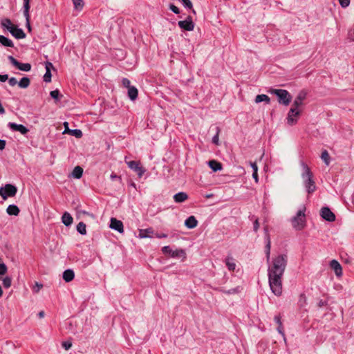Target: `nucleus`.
Wrapping results in <instances>:
<instances>
[{"instance_id":"603ef678","label":"nucleus","mask_w":354,"mask_h":354,"mask_svg":"<svg viewBox=\"0 0 354 354\" xmlns=\"http://www.w3.org/2000/svg\"><path fill=\"white\" fill-rule=\"evenodd\" d=\"M259 228V219L256 218L253 223V230L255 232H257L258 231Z\"/></svg>"},{"instance_id":"49530a36","label":"nucleus","mask_w":354,"mask_h":354,"mask_svg":"<svg viewBox=\"0 0 354 354\" xmlns=\"http://www.w3.org/2000/svg\"><path fill=\"white\" fill-rule=\"evenodd\" d=\"M7 272V267L5 263H0V275L5 274Z\"/></svg>"},{"instance_id":"0e129e2a","label":"nucleus","mask_w":354,"mask_h":354,"mask_svg":"<svg viewBox=\"0 0 354 354\" xmlns=\"http://www.w3.org/2000/svg\"><path fill=\"white\" fill-rule=\"evenodd\" d=\"M44 311H40L39 313H38V317L39 318H43L44 317Z\"/></svg>"},{"instance_id":"412c9836","label":"nucleus","mask_w":354,"mask_h":354,"mask_svg":"<svg viewBox=\"0 0 354 354\" xmlns=\"http://www.w3.org/2000/svg\"><path fill=\"white\" fill-rule=\"evenodd\" d=\"M173 198L176 203H180L185 201L188 198V195L185 192H180L174 194Z\"/></svg>"},{"instance_id":"72a5a7b5","label":"nucleus","mask_w":354,"mask_h":354,"mask_svg":"<svg viewBox=\"0 0 354 354\" xmlns=\"http://www.w3.org/2000/svg\"><path fill=\"white\" fill-rule=\"evenodd\" d=\"M2 27L6 28L8 31L11 29V28H12L13 26H15L12 21H10V19H4L1 21V23Z\"/></svg>"},{"instance_id":"4c0bfd02","label":"nucleus","mask_w":354,"mask_h":354,"mask_svg":"<svg viewBox=\"0 0 354 354\" xmlns=\"http://www.w3.org/2000/svg\"><path fill=\"white\" fill-rule=\"evenodd\" d=\"M74 7L77 10H82L84 6L83 0H73Z\"/></svg>"},{"instance_id":"393cba45","label":"nucleus","mask_w":354,"mask_h":354,"mask_svg":"<svg viewBox=\"0 0 354 354\" xmlns=\"http://www.w3.org/2000/svg\"><path fill=\"white\" fill-rule=\"evenodd\" d=\"M62 277L66 282H70L74 279L75 273L73 270L67 269L63 272Z\"/></svg>"},{"instance_id":"13d9d810","label":"nucleus","mask_w":354,"mask_h":354,"mask_svg":"<svg viewBox=\"0 0 354 354\" xmlns=\"http://www.w3.org/2000/svg\"><path fill=\"white\" fill-rule=\"evenodd\" d=\"M155 235L158 239L167 238L168 236L165 233H156Z\"/></svg>"},{"instance_id":"de8ad7c7","label":"nucleus","mask_w":354,"mask_h":354,"mask_svg":"<svg viewBox=\"0 0 354 354\" xmlns=\"http://www.w3.org/2000/svg\"><path fill=\"white\" fill-rule=\"evenodd\" d=\"M239 292V288H232L228 290H223V292L227 295L235 294Z\"/></svg>"},{"instance_id":"423d86ee","label":"nucleus","mask_w":354,"mask_h":354,"mask_svg":"<svg viewBox=\"0 0 354 354\" xmlns=\"http://www.w3.org/2000/svg\"><path fill=\"white\" fill-rule=\"evenodd\" d=\"M301 110L299 108L292 106L290 108L288 116H287V123L292 126L295 124L297 122V118L300 115Z\"/></svg>"},{"instance_id":"4468645a","label":"nucleus","mask_w":354,"mask_h":354,"mask_svg":"<svg viewBox=\"0 0 354 354\" xmlns=\"http://www.w3.org/2000/svg\"><path fill=\"white\" fill-rule=\"evenodd\" d=\"M306 95L307 93L305 91H300L295 97L292 106L299 108L303 104V102L306 99Z\"/></svg>"},{"instance_id":"680f3d73","label":"nucleus","mask_w":354,"mask_h":354,"mask_svg":"<svg viewBox=\"0 0 354 354\" xmlns=\"http://www.w3.org/2000/svg\"><path fill=\"white\" fill-rule=\"evenodd\" d=\"M250 165H251V167L253 169V172H258V167H257V165L255 162H251Z\"/></svg>"},{"instance_id":"0eeeda50","label":"nucleus","mask_w":354,"mask_h":354,"mask_svg":"<svg viewBox=\"0 0 354 354\" xmlns=\"http://www.w3.org/2000/svg\"><path fill=\"white\" fill-rule=\"evenodd\" d=\"M10 62L17 68L21 71L28 72L31 70V65L29 63H21L12 55L8 56Z\"/></svg>"},{"instance_id":"c85d7f7f","label":"nucleus","mask_w":354,"mask_h":354,"mask_svg":"<svg viewBox=\"0 0 354 354\" xmlns=\"http://www.w3.org/2000/svg\"><path fill=\"white\" fill-rule=\"evenodd\" d=\"M83 169L80 166H76L72 173L71 176L76 179H80L82 176Z\"/></svg>"},{"instance_id":"3c124183","label":"nucleus","mask_w":354,"mask_h":354,"mask_svg":"<svg viewBox=\"0 0 354 354\" xmlns=\"http://www.w3.org/2000/svg\"><path fill=\"white\" fill-rule=\"evenodd\" d=\"M122 83L124 86H125L128 88L131 86L130 85V84H131L130 80H128L127 78H123L122 80Z\"/></svg>"},{"instance_id":"aec40b11","label":"nucleus","mask_w":354,"mask_h":354,"mask_svg":"<svg viewBox=\"0 0 354 354\" xmlns=\"http://www.w3.org/2000/svg\"><path fill=\"white\" fill-rule=\"evenodd\" d=\"M198 225V221L194 216H189L185 221V225L189 229H193Z\"/></svg>"},{"instance_id":"7ed1b4c3","label":"nucleus","mask_w":354,"mask_h":354,"mask_svg":"<svg viewBox=\"0 0 354 354\" xmlns=\"http://www.w3.org/2000/svg\"><path fill=\"white\" fill-rule=\"evenodd\" d=\"M306 207L304 206L300 209L297 214L292 218L291 223L292 227L297 230H302L306 223V215H305Z\"/></svg>"},{"instance_id":"e433bc0d","label":"nucleus","mask_w":354,"mask_h":354,"mask_svg":"<svg viewBox=\"0 0 354 354\" xmlns=\"http://www.w3.org/2000/svg\"><path fill=\"white\" fill-rule=\"evenodd\" d=\"M321 158L326 165H328L330 164V156L326 150L322 151Z\"/></svg>"},{"instance_id":"ddd939ff","label":"nucleus","mask_w":354,"mask_h":354,"mask_svg":"<svg viewBox=\"0 0 354 354\" xmlns=\"http://www.w3.org/2000/svg\"><path fill=\"white\" fill-rule=\"evenodd\" d=\"M8 126L12 131H19L23 135L26 134L29 131V129L23 124L9 122Z\"/></svg>"},{"instance_id":"f3484780","label":"nucleus","mask_w":354,"mask_h":354,"mask_svg":"<svg viewBox=\"0 0 354 354\" xmlns=\"http://www.w3.org/2000/svg\"><path fill=\"white\" fill-rule=\"evenodd\" d=\"M9 32L17 39H24L26 37V34L24 33V30L15 26L11 28Z\"/></svg>"},{"instance_id":"774afa93","label":"nucleus","mask_w":354,"mask_h":354,"mask_svg":"<svg viewBox=\"0 0 354 354\" xmlns=\"http://www.w3.org/2000/svg\"><path fill=\"white\" fill-rule=\"evenodd\" d=\"M300 297H301H301H304V299H306L305 295H304V294H301V295H300Z\"/></svg>"},{"instance_id":"f704fd0d","label":"nucleus","mask_w":354,"mask_h":354,"mask_svg":"<svg viewBox=\"0 0 354 354\" xmlns=\"http://www.w3.org/2000/svg\"><path fill=\"white\" fill-rule=\"evenodd\" d=\"M77 231L82 235H85L86 234V225L83 222H80L77 227Z\"/></svg>"},{"instance_id":"f257e3e1","label":"nucleus","mask_w":354,"mask_h":354,"mask_svg":"<svg viewBox=\"0 0 354 354\" xmlns=\"http://www.w3.org/2000/svg\"><path fill=\"white\" fill-rule=\"evenodd\" d=\"M288 263V256L285 254H279L272 259L268 268V276L270 288L276 296L282 293V277Z\"/></svg>"},{"instance_id":"37998d69","label":"nucleus","mask_w":354,"mask_h":354,"mask_svg":"<svg viewBox=\"0 0 354 354\" xmlns=\"http://www.w3.org/2000/svg\"><path fill=\"white\" fill-rule=\"evenodd\" d=\"M172 251H173V250H171L169 245L164 246L162 248V253L165 254H169L170 257H171Z\"/></svg>"},{"instance_id":"2f4dec72","label":"nucleus","mask_w":354,"mask_h":354,"mask_svg":"<svg viewBox=\"0 0 354 354\" xmlns=\"http://www.w3.org/2000/svg\"><path fill=\"white\" fill-rule=\"evenodd\" d=\"M24 1V15L26 19H28L30 17L29 14L30 10V0H23Z\"/></svg>"},{"instance_id":"a211bd4d","label":"nucleus","mask_w":354,"mask_h":354,"mask_svg":"<svg viewBox=\"0 0 354 354\" xmlns=\"http://www.w3.org/2000/svg\"><path fill=\"white\" fill-rule=\"evenodd\" d=\"M225 265L230 271H234L236 267L235 259L231 256L227 255L225 259Z\"/></svg>"},{"instance_id":"864d4df0","label":"nucleus","mask_w":354,"mask_h":354,"mask_svg":"<svg viewBox=\"0 0 354 354\" xmlns=\"http://www.w3.org/2000/svg\"><path fill=\"white\" fill-rule=\"evenodd\" d=\"M62 346L66 349V350H68L71 348L72 346V344L71 342H64L62 343Z\"/></svg>"},{"instance_id":"5fc2aeb1","label":"nucleus","mask_w":354,"mask_h":354,"mask_svg":"<svg viewBox=\"0 0 354 354\" xmlns=\"http://www.w3.org/2000/svg\"><path fill=\"white\" fill-rule=\"evenodd\" d=\"M45 68H46V71H47V68H48V69H49L50 71H51V69L53 68V64L49 62H46Z\"/></svg>"},{"instance_id":"ea45409f","label":"nucleus","mask_w":354,"mask_h":354,"mask_svg":"<svg viewBox=\"0 0 354 354\" xmlns=\"http://www.w3.org/2000/svg\"><path fill=\"white\" fill-rule=\"evenodd\" d=\"M51 71H49V69L47 68V71H46V73L44 75V81L45 82H50L51 81Z\"/></svg>"},{"instance_id":"58836bf2","label":"nucleus","mask_w":354,"mask_h":354,"mask_svg":"<svg viewBox=\"0 0 354 354\" xmlns=\"http://www.w3.org/2000/svg\"><path fill=\"white\" fill-rule=\"evenodd\" d=\"M11 283H12V280H11L10 277H6L5 278L3 279V284L5 288H10L11 286Z\"/></svg>"},{"instance_id":"bb28decb","label":"nucleus","mask_w":354,"mask_h":354,"mask_svg":"<svg viewBox=\"0 0 354 354\" xmlns=\"http://www.w3.org/2000/svg\"><path fill=\"white\" fill-rule=\"evenodd\" d=\"M6 212L9 215L17 216L19 212V208L15 205H9L6 209Z\"/></svg>"},{"instance_id":"a878e982","label":"nucleus","mask_w":354,"mask_h":354,"mask_svg":"<svg viewBox=\"0 0 354 354\" xmlns=\"http://www.w3.org/2000/svg\"><path fill=\"white\" fill-rule=\"evenodd\" d=\"M208 165L214 171H217L222 169V164L215 160H209L208 162Z\"/></svg>"},{"instance_id":"f03ea898","label":"nucleus","mask_w":354,"mask_h":354,"mask_svg":"<svg viewBox=\"0 0 354 354\" xmlns=\"http://www.w3.org/2000/svg\"><path fill=\"white\" fill-rule=\"evenodd\" d=\"M302 167L301 178L303 180L304 186L308 194H311L316 191L317 187L313 180V174L309 167L304 162H301Z\"/></svg>"},{"instance_id":"f8f14e48","label":"nucleus","mask_w":354,"mask_h":354,"mask_svg":"<svg viewBox=\"0 0 354 354\" xmlns=\"http://www.w3.org/2000/svg\"><path fill=\"white\" fill-rule=\"evenodd\" d=\"M265 230V241H266V246H265V253L266 257L267 263L270 262V249H271V241L270 238V234L268 229L266 227Z\"/></svg>"},{"instance_id":"8fccbe9b","label":"nucleus","mask_w":354,"mask_h":354,"mask_svg":"<svg viewBox=\"0 0 354 354\" xmlns=\"http://www.w3.org/2000/svg\"><path fill=\"white\" fill-rule=\"evenodd\" d=\"M169 9L175 14H179L180 12L179 8L174 4H170Z\"/></svg>"},{"instance_id":"39448f33","label":"nucleus","mask_w":354,"mask_h":354,"mask_svg":"<svg viewBox=\"0 0 354 354\" xmlns=\"http://www.w3.org/2000/svg\"><path fill=\"white\" fill-rule=\"evenodd\" d=\"M17 192V187L12 184H6L4 187H0V196L3 200H6L8 197L15 196Z\"/></svg>"},{"instance_id":"2eb2a0df","label":"nucleus","mask_w":354,"mask_h":354,"mask_svg":"<svg viewBox=\"0 0 354 354\" xmlns=\"http://www.w3.org/2000/svg\"><path fill=\"white\" fill-rule=\"evenodd\" d=\"M110 227L120 233H122L124 232V225L122 222L115 218H111Z\"/></svg>"},{"instance_id":"9b49d317","label":"nucleus","mask_w":354,"mask_h":354,"mask_svg":"<svg viewBox=\"0 0 354 354\" xmlns=\"http://www.w3.org/2000/svg\"><path fill=\"white\" fill-rule=\"evenodd\" d=\"M265 230V241H266V246H265V253L266 257L267 263L270 262V249H271V241L270 238V234L268 229L266 227Z\"/></svg>"},{"instance_id":"6ab92c4d","label":"nucleus","mask_w":354,"mask_h":354,"mask_svg":"<svg viewBox=\"0 0 354 354\" xmlns=\"http://www.w3.org/2000/svg\"><path fill=\"white\" fill-rule=\"evenodd\" d=\"M330 268L334 270L335 274L338 277L342 276V269L339 263L336 260H332L330 263Z\"/></svg>"},{"instance_id":"338daca9","label":"nucleus","mask_w":354,"mask_h":354,"mask_svg":"<svg viewBox=\"0 0 354 354\" xmlns=\"http://www.w3.org/2000/svg\"><path fill=\"white\" fill-rule=\"evenodd\" d=\"M26 26H27L29 30H30V18L28 19H28H26Z\"/></svg>"},{"instance_id":"c9c22d12","label":"nucleus","mask_w":354,"mask_h":354,"mask_svg":"<svg viewBox=\"0 0 354 354\" xmlns=\"http://www.w3.org/2000/svg\"><path fill=\"white\" fill-rule=\"evenodd\" d=\"M215 130H216V133L212 138V142L216 145H219V133H220L221 129L218 127H216L215 128Z\"/></svg>"},{"instance_id":"09e8293b","label":"nucleus","mask_w":354,"mask_h":354,"mask_svg":"<svg viewBox=\"0 0 354 354\" xmlns=\"http://www.w3.org/2000/svg\"><path fill=\"white\" fill-rule=\"evenodd\" d=\"M8 84L11 86H15L18 83L17 79L15 77H12L10 78L8 77Z\"/></svg>"},{"instance_id":"a19ab883","label":"nucleus","mask_w":354,"mask_h":354,"mask_svg":"<svg viewBox=\"0 0 354 354\" xmlns=\"http://www.w3.org/2000/svg\"><path fill=\"white\" fill-rule=\"evenodd\" d=\"M50 95L52 98L55 99V100L58 101L59 100V91L58 90H54L50 91Z\"/></svg>"},{"instance_id":"a18cd8bd","label":"nucleus","mask_w":354,"mask_h":354,"mask_svg":"<svg viewBox=\"0 0 354 354\" xmlns=\"http://www.w3.org/2000/svg\"><path fill=\"white\" fill-rule=\"evenodd\" d=\"M183 3V6L186 8L192 9V3L190 0H180Z\"/></svg>"},{"instance_id":"b1692460","label":"nucleus","mask_w":354,"mask_h":354,"mask_svg":"<svg viewBox=\"0 0 354 354\" xmlns=\"http://www.w3.org/2000/svg\"><path fill=\"white\" fill-rule=\"evenodd\" d=\"M153 234V230L151 227H149L147 229H141L139 230V237L144 238H151V234Z\"/></svg>"},{"instance_id":"4d7b16f0","label":"nucleus","mask_w":354,"mask_h":354,"mask_svg":"<svg viewBox=\"0 0 354 354\" xmlns=\"http://www.w3.org/2000/svg\"><path fill=\"white\" fill-rule=\"evenodd\" d=\"M274 320L279 325H282V322L281 321V317L279 315H275L274 317Z\"/></svg>"},{"instance_id":"4be33fe9","label":"nucleus","mask_w":354,"mask_h":354,"mask_svg":"<svg viewBox=\"0 0 354 354\" xmlns=\"http://www.w3.org/2000/svg\"><path fill=\"white\" fill-rule=\"evenodd\" d=\"M171 257L182 258L183 260H184L186 259L187 254H186L185 251L183 249H176V250L172 251Z\"/></svg>"},{"instance_id":"6e6552de","label":"nucleus","mask_w":354,"mask_h":354,"mask_svg":"<svg viewBox=\"0 0 354 354\" xmlns=\"http://www.w3.org/2000/svg\"><path fill=\"white\" fill-rule=\"evenodd\" d=\"M128 167L136 171L137 174L141 177L145 172V169L140 165V162L135 160L126 161Z\"/></svg>"},{"instance_id":"c03bdc74","label":"nucleus","mask_w":354,"mask_h":354,"mask_svg":"<svg viewBox=\"0 0 354 354\" xmlns=\"http://www.w3.org/2000/svg\"><path fill=\"white\" fill-rule=\"evenodd\" d=\"M338 1L341 7L343 8H347L351 3V0H338Z\"/></svg>"},{"instance_id":"473e14b6","label":"nucleus","mask_w":354,"mask_h":354,"mask_svg":"<svg viewBox=\"0 0 354 354\" xmlns=\"http://www.w3.org/2000/svg\"><path fill=\"white\" fill-rule=\"evenodd\" d=\"M270 101V97L267 95H265V94L258 95L256 96V98H255L256 103H260L261 102H265L267 104H269Z\"/></svg>"},{"instance_id":"79ce46f5","label":"nucleus","mask_w":354,"mask_h":354,"mask_svg":"<svg viewBox=\"0 0 354 354\" xmlns=\"http://www.w3.org/2000/svg\"><path fill=\"white\" fill-rule=\"evenodd\" d=\"M42 287L43 285L41 283H39L36 281L35 286L32 287V291L35 293H37L42 288Z\"/></svg>"},{"instance_id":"69168bd1","label":"nucleus","mask_w":354,"mask_h":354,"mask_svg":"<svg viewBox=\"0 0 354 354\" xmlns=\"http://www.w3.org/2000/svg\"><path fill=\"white\" fill-rule=\"evenodd\" d=\"M111 178L112 180H114V179H116V178H120L118 176H117L116 174H112L111 175Z\"/></svg>"},{"instance_id":"bf43d9fd","label":"nucleus","mask_w":354,"mask_h":354,"mask_svg":"<svg viewBox=\"0 0 354 354\" xmlns=\"http://www.w3.org/2000/svg\"><path fill=\"white\" fill-rule=\"evenodd\" d=\"M277 331L283 336V337H285V333L283 332V326L282 325H279L278 327H277Z\"/></svg>"},{"instance_id":"e2e57ef3","label":"nucleus","mask_w":354,"mask_h":354,"mask_svg":"<svg viewBox=\"0 0 354 354\" xmlns=\"http://www.w3.org/2000/svg\"><path fill=\"white\" fill-rule=\"evenodd\" d=\"M252 178L254 179L255 182L257 183L259 181L258 173L257 172H253Z\"/></svg>"},{"instance_id":"9d476101","label":"nucleus","mask_w":354,"mask_h":354,"mask_svg":"<svg viewBox=\"0 0 354 354\" xmlns=\"http://www.w3.org/2000/svg\"><path fill=\"white\" fill-rule=\"evenodd\" d=\"M320 216L328 222H333L335 220V215L328 207H324L320 210Z\"/></svg>"},{"instance_id":"1a4fd4ad","label":"nucleus","mask_w":354,"mask_h":354,"mask_svg":"<svg viewBox=\"0 0 354 354\" xmlns=\"http://www.w3.org/2000/svg\"><path fill=\"white\" fill-rule=\"evenodd\" d=\"M178 25L181 29L187 31H192L194 28V24L190 16L187 17L184 21H179Z\"/></svg>"},{"instance_id":"6e6d98bb","label":"nucleus","mask_w":354,"mask_h":354,"mask_svg":"<svg viewBox=\"0 0 354 354\" xmlns=\"http://www.w3.org/2000/svg\"><path fill=\"white\" fill-rule=\"evenodd\" d=\"M8 80V75L7 74H5V75H1L0 74V81L1 82H5L6 81H7Z\"/></svg>"},{"instance_id":"20e7f679","label":"nucleus","mask_w":354,"mask_h":354,"mask_svg":"<svg viewBox=\"0 0 354 354\" xmlns=\"http://www.w3.org/2000/svg\"><path fill=\"white\" fill-rule=\"evenodd\" d=\"M271 93L277 96L279 104L285 106H288L292 100L291 95L285 89H274Z\"/></svg>"},{"instance_id":"7c9ffc66","label":"nucleus","mask_w":354,"mask_h":354,"mask_svg":"<svg viewBox=\"0 0 354 354\" xmlns=\"http://www.w3.org/2000/svg\"><path fill=\"white\" fill-rule=\"evenodd\" d=\"M0 43L3 46H6V47H13L14 46V44H13L12 41L3 35H0Z\"/></svg>"},{"instance_id":"dca6fc26","label":"nucleus","mask_w":354,"mask_h":354,"mask_svg":"<svg viewBox=\"0 0 354 354\" xmlns=\"http://www.w3.org/2000/svg\"><path fill=\"white\" fill-rule=\"evenodd\" d=\"M64 126L65 127V129L63 132V133H68L71 136H75L77 138H80L82 136V132L80 129H73L68 128V123L67 122H64Z\"/></svg>"},{"instance_id":"c756f323","label":"nucleus","mask_w":354,"mask_h":354,"mask_svg":"<svg viewBox=\"0 0 354 354\" xmlns=\"http://www.w3.org/2000/svg\"><path fill=\"white\" fill-rule=\"evenodd\" d=\"M17 84L21 88H26L30 84V80L28 77H24L18 82Z\"/></svg>"},{"instance_id":"052dcab7","label":"nucleus","mask_w":354,"mask_h":354,"mask_svg":"<svg viewBox=\"0 0 354 354\" xmlns=\"http://www.w3.org/2000/svg\"><path fill=\"white\" fill-rule=\"evenodd\" d=\"M6 140L0 139V150L4 149L6 147Z\"/></svg>"},{"instance_id":"5701e85b","label":"nucleus","mask_w":354,"mask_h":354,"mask_svg":"<svg viewBox=\"0 0 354 354\" xmlns=\"http://www.w3.org/2000/svg\"><path fill=\"white\" fill-rule=\"evenodd\" d=\"M73 221V218L71 216V215L68 212H65L62 216V222L63 223V224L68 227L71 225Z\"/></svg>"},{"instance_id":"cd10ccee","label":"nucleus","mask_w":354,"mask_h":354,"mask_svg":"<svg viewBox=\"0 0 354 354\" xmlns=\"http://www.w3.org/2000/svg\"><path fill=\"white\" fill-rule=\"evenodd\" d=\"M138 91L135 86H131L128 88V97L132 101L138 97Z\"/></svg>"}]
</instances>
